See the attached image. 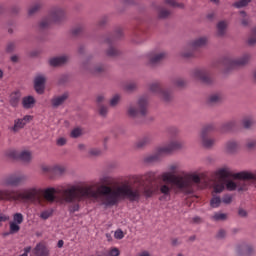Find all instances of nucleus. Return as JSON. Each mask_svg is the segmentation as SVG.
<instances>
[{
    "label": "nucleus",
    "mask_w": 256,
    "mask_h": 256,
    "mask_svg": "<svg viewBox=\"0 0 256 256\" xmlns=\"http://www.w3.org/2000/svg\"><path fill=\"white\" fill-rule=\"evenodd\" d=\"M211 219H212V221H227V214L221 213V212H216L211 217Z\"/></svg>",
    "instance_id": "33"
},
{
    "label": "nucleus",
    "mask_w": 256,
    "mask_h": 256,
    "mask_svg": "<svg viewBox=\"0 0 256 256\" xmlns=\"http://www.w3.org/2000/svg\"><path fill=\"white\" fill-rule=\"evenodd\" d=\"M239 149V143L235 140H230L225 144V150L227 153H235Z\"/></svg>",
    "instance_id": "24"
},
{
    "label": "nucleus",
    "mask_w": 256,
    "mask_h": 256,
    "mask_svg": "<svg viewBox=\"0 0 256 256\" xmlns=\"http://www.w3.org/2000/svg\"><path fill=\"white\" fill-rule=\"evenodd\" d=\"M249 3H251V0H239L234 3V7H236V9H241L243 7H247Z\"/></svg>",
    "instance_id": "39"
},
{
    "label": "nucleus",
    "mask_w": 256,
    "mask_h": 256,
    "mask_svg": "<svg viewBox=\"0 0 256 256\" xmlns=\"http://www.w3.org/2000/svg\"><path fill=\"white\" fill-rule=\"evenodd\" d=\"M47 78L43 74H38L34 78V89L38 95H43L45 93V82Z\"/></svg>",
    "instance_id": "15"
},
{
    "label": "nucleus",
    "mask_w": 256,
    "mask_h": 256,
    "mask_svg": "<svg viewBox=\"0 0 256 256\" xmlns=\"http://www.w3.org/2000/svg\"><path fill=\"white\" fill-rule=\"evenodd\" d=\"M83 32V25H78L72 29V35L74 37H77V35H80Z\"/></svg>",
    "instance_id": "44"
},
{
    "label": "nucleus",
    "mask_w": 256,
    "mask_h": 256,
    "mask_svg": "<svg viewBox=\"0 0 256 256\" xmlns=\"http://www.w3.org/2000/svg\"><path fill=\"white\" fill-rule=\"evenodd\" d=\"M67 143V140L65 138H59L57 140V145H59L60 147H63V145H65Z\"/></svg>",
    "instance_id": "60"
},
{
    "label": "nucleus",
    "mask_w": 256,
    "mask_h": 256,
    "mask_svg": "<svg viewBox=\"0 0 256 256\" xmlns=\"http://www.w3.org/2000/svg\"><path fill=\"white\" fill-rule=\"evenodd\" d=\"M217 29H218V35L220 36L225 35V29H227V22L220 21L217 24Z\"/></svg>",
    "instance_id": "35"
},
{
    "label": "nucleus",
    "mask_w": 256,
    "mask_h": 256,
    "mask_svg": "<svg viewBox=\"0 0 256 256\" xmlns=\"http://www.w3.org/2000/svg\"><path fill=\"white\" fill-rule=\"evenodd\" d=\"M181 55L184 57V59H189V57H193V51L182 52Z\"/></svg>",
    "instance_id": "58"
},
{
    "label": "nucleus",
    "mask_w": 256,
    "mask_h": 256,
    "mask_svg": "<svg viewBox=\"0 0 256 256\" xmlns=\"http://www.w3.org/2000/svg\"><path fill=\"white\" fill-rule=\"evenodd\" d=\"M67 61H69V57L58 56V57L51 58L49 63L51 65V67H59L61 65H65L67 63Z\"/></svg>",
    "instance_id": "20"
},
{
    "label": "nucleus",
    "mask_w": 256,
    "mask_h": 256,
    "mask_svg": "<svg viewBox=\"0 0 256 256\" xmlns=\"http://www.w3.org/2000/svg\"><path fill=\"white\" fill-rule=\"evenodd\" d=\"M119 101H121V95L115 94L110 100L111 107H116V105H119Z\"/></svg>",
    "instance_id": "42"
},
{
    "label": "nucleus",
    "mask_w": 256,
    "mask_h": 256,
    "mask_svg": "<svg viewBox=\"0 0 256 256\" xmlns=\"http://www.w3.org/2000/svg\"><path fill=\"white\" fill-rule=\"evenodd\" d=\"M65 9L61 7H54L50 10L49 15L44 17L39 23V29H49L51 23H61L65 19Z\"/></svg>",
    "instance_id": "6"
},
{
    "label": "nucleus",
    "mask_w": 256,
    "mask_h": 256,
    "mask_svg": "<svg viewBox=\"0 0 256 256\" xmlns=\"http://www.w3.org/2000/svg\"><path fill=\"white\" fill-rule=\"evenodd\" d=\"M149 89L151 93H154V95H158V97H161L163 101L167 102L173 99V94H171V91L163 88V86L159 82L152 83Z\"/></svg>",
    "instance_id": "10"
},
{
    "label": "nucleus",
    "mask_w": 256,
    "mask_h": 256,
    "mask_svg": "<svg viewBox=\"0 0 256 256\" xmlns=\"http://www.w3.org/2000/svg\"><path fill=\"white\" fill-rule=\"evenodd\" d=\"M31 252L34 256H49V249L43 243H38Z\"/></svg>",
    "instance_id": "18"
},
{
    "label": "nucleus",
    "mask_w": 256,
    "mask_h": 256,
    "mask_svg": "<svg viewBox=\"0 0 256 256\" xmlns=\"http://www.w3.org/2000/svg\"><path fill=\"white\" fill-rule=\"evenodd\" d=\"M6 156L9 157L10 159H18L23 163H31V159H33V154L29 150H8L6 152Z\"/></svg>",
    "instance_id": "11"
},
{
    "label": "nucleus",
    "mask_w": 256,
    "mask_h": 256,
    "mask_svg": "<svg viewBox=\"0 0 256 256\" xmlns=\"http://www.w3.org/2000/svg\"><path fill=\"white\" fill-rule=\"evenodd\" d=\"M109 255L110 256H119L120 255V252L117 248H112L109 252Z\"/></svg>",
    "instance_id": "57"
},
{
    "label": "nucleus",
    "mask_w": 256,
    "mask_h": 256,
    "mask_svg": "<svg viewBox=\"0 0 256 256\" xmlns=\"http://www.w3.org/2000/svg\"><path fill=\"white\" fill-rule=\"evenodd\" d=\"M103 71H105V67L103 65L97 66L96 68L90 70V72L94 75H98V73H103Z\"/></svg>",
    "instance_id": "46"
},
{
    "label": "nucleus",
    "mask_w": 256,
    "mask_h": 256,
    "mask_svg": "<svg viewBox=\"0 0 256 256\" xmlns=\"http://www.w3.org/2000/svg\"><path fill=\"white\" fill-rule=\"evenodd\" d=\"M123 35V31L121 29H118L116 31V37H108L106 38L105 42L109 46L108 50L106 51V55L108 57H118L120 52L115 48V40L119 39Z\"/></svg>",
    "instance_id": "13"
},
{
    "label": "nucleus",
    "mask_w": 256,
    "mask_h": 256,
    "mask_svg": "<svg viewBox=\"0 0 256 256\" xmlns=\"http://www.w3.org/2000/svg\"><path fill=\"white\" fill-rule=\"evenodd\" d=\"M246 147H247V149H255V147H256V140H249L246 143Z\"/></svg>",
    "instance_id": "53"
},
{
    "label": "nucleus",
    "mask_w": 256,
    "mask_h": 256,
    "mask_svg": "<svg viewBox=\"0 0 256 256\" xmlns=\"http://www.w3.org/2000/svg\"><path fill=\"white\" fill-rule=\"evenodd\" d=\"M41 169L43 173H53V167L51 166L43 165Z\"/></svg>",
    "instance_id": "54"
},
{
    "label": "nucleus",
    "mask_w": 256,
    "mask_h": 256,
    "mask_svg": "<svg viewBox=\"0 0 256 256\" xmlns=\"http://www.w3.org/2000/svg\"><path fill=\"white\" fill-rule=\"evenodd\" d=\"M108 18L107 16H104L102 19H100V21L98 22V26L99 27H103V25H105V23H107Z\"/></svg>",
    "instance_id": "59"
},
{
    "label": "nucleus",
    "mask_w": 256,
    "mask_h": 256,
    "mask_svg": "<svg viewBox=\"0 0 256 256\" xmlns=\"http://www.w3.org/2000/svg\"><path fill=\"white\" fill-rule=\"evenodd\" d=\"M137 89V83L135 82H128L124 86V91H127V93H133Z\"/></svg>",
    "instance_id": "37"
},
{
    "label": "nucleus",
    "mask_w": 256,
    "mask_h": 256,
    "mask_svg": "<svg viewBox=\"0 0 256 256\" xmlns=\"http://www.w3.org/2000/svg\"><path fill=\"white\" fill-rule=\"evenodd\" d=\"M89 155H91L92 157H97L101 155V150H99V148H92L89 150Z\"/></svg>",
    "instance_id": "48"
},
{
    "label": "nucleus",
    "mask_w": 256,
    "mask_h": 256,
    "mask_svg": "<svg viewBox=\"0 0 256 256\" xmlns=\"http://www.w3.org/2000/svg\"><path fill=\"white\" fill-rule=\"evenodd\" d=\"M10 59H11L12 63H17V61H19V56L13 55V56H11Z\"/></svg>",
    "instance_id": "64"
},
{
    "label": "nucleus",
    "mask_w": 256,
    "mask_h": 256,
    "mask_svg": "<svg viewBox=\"0 0 256 256\" xmlns=\"http://www.w3.org/2000/svg\"><path fill=\"white\" fill-rule=\"evenodd\" d=\"M238 215H239L240 217H247V211L244 210V209H239V210H238Z\"/></svg>",
    "instance_id": "62"
},
{
    "label": "nucleus",
    "mask_w": 256,
    "mask_h": 256,
    "mask_svg": "<svg viewBox=\"0 0 256 256\" xmlns=\"http://www.w3.org/2000/svg\"><path fill=\"white\" fill-rule=\"evenodd\" d=\"M53 215V210H44L41 212L40 214V219H43L44 221H47V219H49V217H51Z\"/></svg>",
    "instance_id": "41"
},
{
    "label": "nucleus",
    "mask_w": 256,
    "mask_h": 256,
    "mask_svg": "<svg viewBox=\"0 0 256 256\" xmlns=\"http://www.w3.org/2000/svg\"><path fill=\"white\" fill-rule=\"evenodd\" d=\"M176 149H181V144L179 141H171L170 143L160 146L156 148L155 153L150 154L144 158L145 163H156V161H160L163 155H169L172 151H176Z\"/></svg>",
    "instance_id": "5"
},
{
    "label": "nucleus",
    "mask_w": 256,
    "mask_h": 256,
    "mask_svg": "<svg viewBox=\"0 0 256 256\" xmlns=\"http://www.w3.org/2000/svg\"><path fill=\"white\" fill-rule=\"evenodd\" d=\"M9 219H10L9 215L0 214V223H5V222L9 221Z\"/></svg>",
    "instance_id": "56"
},
{
    "label": "nucleus",
    "mask_w": 256,
    "mask_h": 256,
    "mask_svg": "<svg viewBox=\"0 0 256 256\" xmlns=\"http://www.w3.org/2000/svg\"><path fill=\"white\" fill-rule=\"evenodd\" d=\"M114 237H115V239L121 240V239H123V237H125V233H123V230L118 229L115 231Z\"/></svg>",
    "instance_id": "49"
},
{
    "label": "nucleus",
    "mask_w": 256,
    "mask_h": 256,
    "mask_svg": "<svg viewBox=\"0 0 256 256\" xmlns=\"http://www.w3.org/2000/svg\"><path fill=\"white\" fill-rule=\"evenodd\" d=\"M23 221H24L23 214H21V213L13 214V221H12V223H16L18 225H21V223H23Z\"/></svg>",
    "instance_id": "40"
},
{
    "label": "nucleus",
    "mask_w": 256,
    "mask_h": 256,
    "mask_svg": "<svg viewBox=\"0 0 256 256\" xmlns=\"http://www.w3.org/2000/svg\"><path fill=\"white\" fill-rule=\"evenodd\" d=\"M0 201H17L15 190L11 188L0 190Z\"/></svg>",
    "instance_id": "17"
},
{
    "label": "nucleus",
    "mask_w": 256,
    "mask_h": 256,
    "mask_svg": "<svg viewBox=\"0 0 256 256\" xmlns=\"http://www.w3.org/2000/svg\"><path fill=\"white\" fill-rule=\"evenodd\" d=\"M81 134H82V130L80 128H74L72 131H71V137L73 139H77V137H81Z\"/></svg>",
    "instance_id": "45"
},
{
    "label": "nucleus",
    "mask_w": 256,
    "mask_h": 256,
    "mask_svg": "<svg viewBox=\"0 0 256 256\" xmlns=\"http://www.w3.org/2000/svg\"><path fill=\"white\" fill-rule=\"evenodd\" d=\"M149 105V102L147 101V97L142 96L138 99L137 106L130 104L127 107V115L128 117H131L132 119H135L136 117L147 115V107Z\"/></svg>",
    "instance_id": "7"
},
{
    "label": "nucleus",
    "mask_w": 256,
    "mask_h": 256,
    "mask_svg": "<svg viewBox=\"0 0 256 256\" xmlns=\"http://www.w3.org/2000/svg\"><path fill=\"white\" fill-rule=\"evenodd\" d=\"M173 83L176 87H185L186 85V82L183 80V78H178L174 80Z\"/></svg>",
    "instance_id": "47"
},
{
    "label": "nucleus",
    "mask_w": 256,
    "mask_h": 256,
    "mask_svg": "<svg viewBox=\"0 0 256 256\" xmlns=\"http://www.w3.org/2000/svg\"><path fill=\"white\" fill-rule=\"evenodd\" d=\"M109 109L106 106H100L99 113L102 117H106Z\"/></svg>",
    "instance_id": "52"
},
{
    "label": "nucleus",
    "mask_w": 256,
    "mask_h": 256,
    "mask_svg": "<svg viewBox=\"0 0 256 256\" xmlns=\"http://www.w3.org/2000/svg\"><path fill=\"white\" fill-rule=\"evenodd\" d=\"M171 15V10L165 8V6H160L158 8V17L159 19H167Z\"/></svg>",
    "instance_id": "28"
},
{
    "label": "nucleus",
    "mask_w": 256,
    "mask_h": 256,
    "mask_svg": "<svg viewBox=\"0 0 256 256\" xmlns=\"http://www.w3.org/2000/svg\"><path fill=\"white\" fill-rule=\"evenodd\" d=\"M157 181L155 172H148L143 176H136L133 185L124 183L119 186H103L101 195H103V203L105 207H113L121 201L127 199L130 203H139L141 197L149 199L158 191L163 195L164 199H170L173 188L168 183H160L159 187H155L153 183Z\"/></svg>",
    "instance_id": "1"
},
{
    "label": "nucleus",
    "mask_w": 256,
    "mask_h": 256,
    "mask_svg": "<svg viewBox=\"0 0 256 256\" xmlns=\"http://www.w3.org/2000/svg\"><path fill=\"white\" fill-rule=\"evenodd\" d=\"M15 51V42H9L6 46L7 53H13Z\"/></svg>",
    "instance_id": "50"
},
{
    "label": "nucleus",
    "mask_w": 256,
    "mask_h": 256,
    "mask_svg": "<svg viewBox=\"0 0 256 256\" xmlns=\"http://www.w3.org/2000/svg\"><path fill=\"white\" fill-rule=\"evenodd\" d=\"M41 193L43 194L45 201L53 203L55 202V193H61V195H63V190L61 191L55 188H46L43 190L41 188L31 187L22 190L18 197L22 199V201L32 203V205H41V203H43Z\"/></svg>",
    "instance_id": "4"
},
{
    "label": "nucleus",
    "mask_w": 256,
    "mask_h": 256,
    "mask_svg": "<svg viewBox=\"0 0 256 256\" xmlns=\"http://www.w3.org/2000/svg\"><path fill=\"white\" fill-rule=\"evenodd\" d=\"M169 172H164L161 179L164 183H171L176 189L186 195H191L201 189V177L197 174L179 173V165L172 164L168 167Z\"/></svg>",
    "instance_id": "2"
},
{
    "label": "nucleus",
    "mask_w": 256,
    "mask_h": 256,
    "mask_svg": "<svg viewBox=\"0 0 256 256\" xmlns=\"http://www.w3.org/2000/svg\"><path fill=\"white\" fill-rule=\"evenodd\" d=\"M167 57V53L160 52L158 54H153L149 58L150 65H157V63H160V61H163Z\"/></svg>",
    "instance_id": "21"
},
{
    "label": "nucleus",
    "mask_w": 256,
    "mask_h": 256,
    "mask_svg": "<svg viewBox=\"0 0 256 256\" xmlns=\"http://www.w3.org/2000/svg\"><path fill=\"white\" fill-rule=\"evenodd\" d=\"M221 197L215 195V194H212V198L210 200V207H212L213 209H217V207H220L221 206Z\"/></svg>",
    "instance_id": "30"
},
{
    "label": "nucleus",
    "mask_w": 256,
    "mask_h": 256,
    "mask_svg": "<svg viewBox=\"0 0 256 256\" xmlns=\"http://www.w3.org/2000/svg\"><path fill=\"white\" fill-rule=\"evenodd\" d=\"M68 98H69V94H67V93H64L60 96H56L51 99V105L54 108L60 107V105H63L67 101Z\"/></svg>",
    "instance_id": "19"
},
{
    "label": "nucleus",
    "mask_w": 256,
    "mask_h": 256,
    "mask_svg": "<svg viewBox=\"0 0 256 256\" xmlns=\"http://www.w3.org/2000/svg\"><path fill=\"white\" fill-rule=\"evenodd\" d=\"M166 5H170V7L185 9V4L179 3L175 0H165Z\"/></svg>",
    "instance_id": "34"
},
{
    "label": "nucleus",
    "mask_w": 256,
    "mask_h": 256,
    "mask_svg": "<svg viewBox=\"0 0 256 256\" xmlns=\"http://www.w3.org/2000/svg\"><path fill=\"white\" fill-rule=\"evenodd\" d=\"M52 173L54 175H63V173H65V166L56 165L52 167Z\"/></svg>",
    "instance_id": "38"
},
{
    "label": "nucleus",
    "mask_w": 256,
    "mask_h": 256,
    "mask_svg": "<svg viewBox=\"0 0 256 256\" xmlns=\"http://www.w3.org/2000/svg\"><path fill=\"white\" fill-rule=\"evenodd\" d=\"M27 179L24 174H11L1 181L2 187H19Z\"/></svg>",
    "instance_id": "12"
},
{
    "label": "nucleus",
    "mask_w": 256,
    "mask_h": 256,
    "mask_svg": "<svg viewBox=\"0 0 256 256\" xmlns=\"http://www.w3.org/2000/svg\"><path fill=\"white\" fill-rule=\"evenodd\" d=\"M215 131V125L214 124H208L202 128L201 131V140L203 147H206V149H211L215 143H217V140L211 136H209L210 133H213Z\"/></svg>",
    "instance_id": "9"
},
{
    "label": "nucleus",
    "mask_w": 256,
    "mask_h": 256,
    "mask_svg": "<svg viewBox=\"0 0 256 256\" xmlns=\"http://www.w3.org/2000/svg\"><path fill=\"white\" fill-rule=\"evenodd\" d=\"M192 77L197 81H201V83H205V85H211V83H213V78H211V75H209V71H207L206 69H194L192 71Z\"/></svg>",
    "instance_id": "14"
},
{
    "label": "nucleus",
    "mask_w": 256,
    "mask_h": 256,
    "mask_svg": "<svg viewBox=\"0 0 256 256\" xmlns=\"http://www.w3.org/2000/svg\"><path fill=\"white\" fill-rule=\"evenodd\" d=\"M242 125L244 129H251L255 125V119L251 116H247L243 118Z\"/></svg>",
    "instance_id": "29"
},
{
    "label": "nucleus",
    "mask_w": 256,
    "mask_h": 256,
    "mask_svg": "<svg viewBox=\"0 0 256 256\" xmlns=\"http://www.w3.org/2000/svg\"><path fill=\"white\" fill-rule=\"evenodd\" d=\"M96 101L99 104L103 103V101H105V96L103 94L98 95Z\"/></svg>",
    "instance_id": "61"
},
{
    "label": "nucleus",
    "mask_w": 256,
    "mask_h": 256,
    "mask_svg": "<svg viewBox=\"0 0 256 256\" xmlns=\"http://www.w3.org/2000/svg\"><path fill=\"white\" fill-rule=\"evenodd\" d=\"M152 141H153V136L146 135L137 141L136 147L141 149V147H145V145H149V143H151Z\"/></svg>",
    "instance_id": "25"
},
{
    "label": "nucleus",
    "mask_w": 256,
    "mask_h": 256,
    "mask_svg": "<svg viewBox=\"0 0 256 256\" xmlns=\"http://www.w3.org/2000/svg\"><path fill=\"white\" fill-rule=\"evenodd\" d=\"M220 101H221V95H219V94H212L208 98V103H210V105H215L216 103H219Z\"/></svg>",
    "instance_id": "36"
},
{
    "label": "nucleus",
    "mask_w": 256,
    "mask_h": 256,
    "mask_svg": "<svg viewBox=\"0 0 256 256\" xmlns=\"http://www.w3.org/2000/svg\"><path fill=\"white\" fill-rule=\"evenodd\" d=\"M251 56L249 54H245L244 56L233 59V58H224L219 62V65H222L223 69H233L235 67H243V65H247Z\"/></svg>",
    "instance_id": "8"
},
{
    "label": "nucleus",
    "mask_w": 256,
    "mask_h": 256,
    "mask_svg": "<svg viewBox=\"0 0 256 256\" xmlns=\"http://www.w3.org/2000/svg\"><path fill=\"white\" fill-rule=\"evenodd\" d=\"M103 187H107L103 185L100 187L99 192L93 189V186H79V185H71L68 188L64 189L62 192V199L65 203H71L69 207L70 213H75L79 211L80 206L79 202L84 201V199H99V195L103 202V194H101V190Z\"/></svg>",
    "instance_id": "3"
},
{
    "label": "nucleus",
    "mask_w": 256,
    "mask_h": 256,
    "mask_svg": "<svg viewBox=\"0 0 256 256\" xmlns=\"http://www.w3.org/2000/svg\"><path fill=\"white\" fill-rule=\"evenodd\" d=\"M249 45H255L256 44V27L252 29L251 35L248 39Z\"/></svg>",
    "instance_id": "43"
},
{
    "label": "nucleus",
    "mask_w": 256,
    "mask_h": 256,
    "mask_svg": "<svg viewBox=\"0 0 256 256\" xmlns=\"http://www.w3.org/2000/svg\"><path fill=\"white\" fill-rule=\"evenodd\" d=\"M31 119H33L31 115H26L23 118H18L14 120V125L10 127V131H13V133H17V131H21V129H23V127H25L27 123L31 121Z\"/></svg>",
    "instance_id": "16"
},
{
    "label": "nucleus",
    "mask_w": 256,
    "mask_h": 256,
    "mask_svg": "<svg viewBox=\"0 0 256 256\" xmlns=\"http://www.w3.org/2000/svg\"><path fill=\"white\" fill-rule=\"evenodd\" d=\"M22 106L24 109H33L35 107V98L33 96H26L22 99Z\"/></svg>",
    "instance_id": "22"
},
{
    "label": "nucleus",
    "mask_w": 256,
    "mask_h": 256,
    "mask_svg": "<svg viewBox=\"0 0 256 256\" xmlns=\"http://www.w3.org/2000/svg\"><path fill=\"white\" fill-rule=\"evenodd\" d=\"M202 221L203 220L199 216H196V217L193 218V223H202Z\"/></svg>",
    "instance_id": "63"
},
{
    "label": "nucleus",
    "mask_w": 256,
    "mask_h": 256,
    "mask_svg": "<svg viewBox=\"0 0 256 256\" xmlns=\"http://www.w3.org/2000/svg\"><path fill=\"white\" fill-rule=\"evenodd\" d=\"M207 45V37H200L192 42L193 49H199V47H205Z\"/></svg>",
    "instance_id": "27"
},
{
    "label": "nucleus",
    "mask_w": 256,
    "mask_h": 256,
    "mask_svg": "<svg viewBox=\"0 0 256 256\" xmlns=\"http://www.w3.org/2000/svg\"><path fill=\"white\" fill-rule=\"evenodd\" d=\"M237 127V122L230 121L222 125L221 133H229V131H233Z\"/></svg>",
    "instance_id": "26"
},
{
    "label": "nucleus",
    "mask_w": 256,
    "mask_h": 256,
    "mask_svg": "<svg viewBox=\"0 0 256 256\" xmlns=\"http://www.w3.org/2000/svg\"><path fill=\"white\" fill-rule=\"evenodd\" d=\"M21 100V92L15 91L10 94V105L11 107H17L19 105V101Z\"/></svg>",
    "instance_id": "23"
},
{
    "label": "nucleus",
    "mask_w": 256,
    "mask_h": 256,
    "mask_svg": "<svg viewBox=\"0 0 256 256\" xmlns=\"http://www.w3.org/2000/svg\"><path fill=\"white\" fill-rule=\"evenodd\" d=\"M41 7H43V3L41 2H36L34 3L29 9H28V15H35Z\"/></svg>",
    "instance_id": "32"
},
{
    "label": "nucleus",
    "mask_w": 256,
    "mask_h": 256,
    "mask_svg": "<svg viewBox=\"0 0 256 256\" xmlns=\"http://www.w3.org/2000/svg\"><path fill=\"white\" fill-rule=\"evenodd\" d=\"M226 236H227V232L223 229L219 230L217 233L218 239H225Z\"/></svg>",
    "instance_id": "55"
},
{
    "label": "nucleus",
    "mask_w": 256,
    "mask_h": 256,
    "mask_svg": "<svg viewBox=\"0 0 256 256\" xmlns=\"http://www.w3.org/2000/svg\"><path fill=\"white\" fill-rule=\"evenodd\" d=\"M231 201H233V197L229 194L224 195L222 198V203H225V205H229Z\"/></svg>",
    "instance_id": "51"
},
{
    "label": "nucleus",
    "mask_w": 256,
    "mask_h": 256,
    "mask_svg": "<svg viewBox=\"0 0 256 256\" xmlns=\"http://www.w3.org/2000/svg\"><path fill=\"white\" fill-rule=\"evenodd\" d=\"M21 231V226L19 224L10 221L9 222V235H15V233H19Z\"/></svg>",
    "instance_id": "31"
}]
</instances>
